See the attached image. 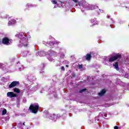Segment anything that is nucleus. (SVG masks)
Here are the masks:
<instances>
[{
    "label": "nucleus",
    "mask_w": 129,
    "mask_h": 129,
    "mask_svg": "<svg viewBox=\"0 0 129 129\" xmlns=\"http://www.w3.org/2000/svg\"><path fill=\"white\" fill-rule=\"evenodd\" d=\"M38 54L40 57L45 56L46 55L47 59L50 61H54L55 60V57L58 56V53L54 51H49L46 53L43 51H40Z\"/></svg>",
    "instance_id": "nucleus-1"
},
{
    "label": "nucleus",
    "mask_w": 129,
    "mask_h": 129,
    "mask_svg": "<svg viewBox=\"0 0 129 129\" xmlns=\"http://www.w3.org/2000/svg\"><path fill=\"white\" fill-rule=\"evenodd\" d=\"M121 58V55L119 53H112L108 56V61L109 62H114L116 60H118Z\"/></svg>",
    "instance_id": "nucleus-2"
},
{
    "label": "nucleus",
    "mask_w": 129,
    "mask_h": 129,
    "mask_svg": "<svg viewBox=\"0 0 129 129\" xmlns=\"http://www.w3.org/2000/svg\"><path fill=\"white\" fill-rule=\"evenodd\" d=\"M29 109L32 113H37L39 110V104L38 103L31 104L29 107Z\"/></svg>",
    "instance_id": "nucleus-3"
},
{
    "label": "nucleus",
    "mask_w": 129,
    "mask_h": 129,
    "mask_svg": "<svg viewBox=\"0 0 129 129\" xmlns=\"http://www.w3.org/2000/svg\"><path fill=\"white\" fill-rule=\"evenodd\" d=\"M28 41V37L25 36L24 34L21 36V39L20 40V46H24L25 47L28 46L27 42Z\"/></svg>",
    "instance_id": "nucleus-4"
},
{
    "label": "nucleus",
    "mask_w": 129,
    "mask_h": 129,
    "mask_svg": "<svg viewBox=\"0 0 129 129\" xmlns=\"http://www.w3.org/2000/svg\"><path fill=\"white\" fill-rule=\"evenodd\" d=\"M2 43L4 45H7L9 46V45H11L12 43H13V40L12 39H9L8 37H4L3 39Z\"/></svg>",
    "instance_id": "nucleus-5"
},
{
    "label": "nucleus",
    "mask_w": 129,
    "mask_h": 129,
    "mask_svg": "<svg viewBox=\"0 0 129 129\" xmlns=\"http://www.w3.org/2000/svg\"><path fill=\"white\" fill-rule=\"evenodd\" d=\"M20 84V82L19 81H14L10 85L9 88H13V87H16V86Z\"/></svg>",
    "instance_id": "nucleus-6"
},
{
    "label": "nucleus",
    "mask_w": 129,
    "mask_h": 129,
    "mask_svg": "<svg viewBox=\"0 0 129 129\" xmlns=\"http://www.w3.org/2000/svg\"><path fill=\"white\" fill-rule=\"evenodd\" d=\"M7 97H9V98H13L14 97H17V94H15L13 92H9L7 93Z\"/></svg>",
    "instance_id": "nucleus-7"
},
{
    "label": "nucleus",
    "mask_w": 129,
    "mask_h": 129,
    "mask_svg": "<svg viewBox=\"0 0 129 129\" xmlns=\"http://www.w3.org/2000/svg\"><path fill=\"white\" fill-rule=\"evenodd\" d=\"M27 79L29 81H33V80H36V77H35L33 75H30L29 76H28Z\"/></svg>",
    "instance_id": "nucleus-8"
},
{
    "label": "nucleus",
    "mask_w": 129,
    "mask_h": 129,
    "mask_svg": "<svg viewBox=\"0 0 129 129\" xmlns=\"http://www.w3.org/2000/svg\"><path fill=\"white\" fill-rule=\"evenodd\" d=\"M16 20H12L8 22V26H12L13 25H15V24H16Z\"/></svg>",
    "instance_id": "nucleus-9"
},
{
    "label": "nucleus",
    "mask_w": 129,
    "mask_h": 129,
    "mask_svg": "<svg viewBox=\"0 0 129 129\" xmlns=\"http://www.w3.org/2000/svg\"><path fill=\"white\" fill-rule=\"evenodd\" d=\"M86 60H87L88 61H89L90 59H91V54H87L85 56Z\"/></svg>",
    "instance_id": "nucleus-10"
},
{
    "label": "nucleus",
    "mask_w": 129,
    "mask_h": 129,
    "mask_svg": "<svg viewBox=\"0 0 129 129\" xmlns=\"http://www.w3.org/2000/svg\"><path fill=\"white\" fill-rule=\"evenodd\" d=\"M49 118H50V119L53 120V119H55V118H56V119L58 118V115H55L53 114V115L50 116Z\"/></svg>",
    "instance_id": "nucleus-11"
},
{
    "label": "nucleus",
    "mask_w": 129,
    "mask_h": 129,
    "mask_svg": "<svg viewBox=\"0 0 129 129\" xmlns=\"http://www.w3.org/2000/svg\"><path fill=\"white\" fill-rule=\"evenodd\" d=\"M104 93H105V90H102L100 93H99L98 95L99 96H102Z\"/></svg>",
    "instance_id": "nucleus-12"
},
{
    "label": "nucleus",
    "mask_w": 129,
    "mask_h": 129,
    "mask_svg": "<svg viewBox=\"0 0 129 129\" xmlns=\"http://www.w3.org/2000/svg\"><path fill=\"white\" fill-rule=\"evenodd\" d=\"M113 67L114 69H116L117 71H119V68L118 67V65H113Z\"/></svg>",
    "instance_id": "nucleus-13"
},
{
    "label": "nucleus",
    "mask_w": 129,
    "mask_h": 129,
    "mask_svg": "<svg viewBox=\"0 0 129 129\" xmlns=\"http://www.w3.org/2000/svg\"><path fill=\"white\" fill-rule=\"evenodd\" d=\"M14 92H16V93H20V89L15 88L14 89Z\"/></svg>",
    "instance_id": "nucleus-14"
},
{
    "label": "nucleus",
    "mask_w": 129,
    "mask_h": 129,
    "mask_svg": "<svg viewBox=\"0 0 129 129\" xmlns=\"http://www.w3.org/2000/svg\"><path fill=\"white\" fill-rule=\"evenodd\" d=\"M73 2H74L75 4H78L79 6H80V2H78V0H73Z\"/></svg>",
    "instance_id": "nucleus-15"
},
{
    "label": "nucleus",
    "mask_w": 129,
    "mask_h": 129,
    "mask_svg": "<svg viewBox=\"0 0 129 129\" xmlns=\"http://www.w3.org/2000/svg\"><path fill=\"white\" fill-rule=\"evenodd\" d=\"M19 71H22V70H24V67H23V66H20L19 67Z\"/></svg>",
    "instance_id": "nucleus-16"
},
{
    "label": "nucleus",
    "mask_w": 129,
    "mask_h": 129,
    "mask_svg": "<svg viewBox=\"0 0 129 129\" xmlns=\"http://www.w3.org/2000/svg\"><path fill=\"white\" fill-rule=\"evenodd\" d=\"M32 7H33V5H32L31 4H28L26 5L27 9H29V8H32Z\"/></svg>",
    "instance_id": "nucleus-17"
},
{
    "label": "nucleus",
    "mask_w": 129,
    "mask_h": 129,
    "mask_svg": "<svg viewBox=\"0 0 129 129\" xmlns=\"http://www.w3.org/2000/svg\"><path fill=\"white\" fill-rule=\"evenodd\" d=\"M91 22L92 23V24L93 25H95V24H96L95 19H92V20H91Z\"/></svg>",
    "instance_id": "nucleus-18"
},
{
    "label": "nucleus",
    "mask_w": 129,
    "mask_h": 129,
    "mask_svg": "<svg viewBox=\"0 0 129 129\" xmlns=\"http://www.w3.org/2000/svg\"><path fill=\"white\" fill-rule=\"evenodd\" d=\"M77 68H79L80 70H83V69H82L83 68L82 65L77 66Z\"/></svg>",
    "instance_id": "nucleus-19"
},
{
    "label": "nucleus",
    "mask_w": 129,
    "mask_h": 129,
    "mask_svg": "<svg viewBox=\"0 0 129 129\" xmlns=\"http://www.w3.org/2000/svg\"><path fill=\"white\" fill-rule=\"evenodd\" d=\"M7 113V110L6 109H4L3 111L2 114L3 115H5Z\"/></svg>",
    "instance_id": "nucleus-20"
},
{
    "label": "nucleus",
    "mask_w": 129,
    "mask_h": 129,
    "mask_svg": "<svg viewBox=\"0 0 129 129\" xmlns=\"http://www.w3.org/2000/svg\"><path fill=\"white\" fill-rule=\"evenodd\" d=\"M62 64L63 65H67V64H69V61H67V60L64 61Z\"/></svg>",
    "instance_id": "nucleus-21"
},
{
    "label": "nucleus",
    "mask_w": 129,
    "mask_h": 129,
    "mask_svg": "<svg viewBox=\"0 0 129 129\" xmlns=\"http://www.w3.org/2000/svg\"><path fill=\"white\" fill-rule=\"evenodd\" d=\"M32 90L33 91H36V90H38V87L35 86L32 88Z\"/></svg>",
    "instance_id": "nucleus-22"
},
{
    "label": "nucleus",
    "mask_w": 129,
    "mask_h": 129,
    "mask_svg": "<svg viewBox=\"0 0 129 129\" xmlns=\"http://www.w3.org/2000/svg\"><path fill=\"white\" fill-rule=\"evenodd\" d=\"M94 9H95V6H92L91 8H89V9H87V10H94Z\"/></svg>",
    "instance_id": "nucleus-23"
},
{
    "label": "nucleus",
    "mask_w": 129,
    "mask_h": 129,
    "mask_svg": "<svg viewBox=\"0 0 129 129\" xmlns=\"http://www.w3.org/2000/svg\"><path fill=\"white\" fill-rule=\"evenodd\" d=\"M19 125L22 126L23 125H26L25 124V122H20L19 123Z\"/></svg>",
    "instance_id": "nucleus-24"
},
{
    "label": "nucleus",
    "mask_w": 129,
    "mask_h": 129,
    "mask_svg": "<svg viewBox=\"0 0 129 129\" xmlns=\"http://www.w3.org/2000/svg\"><path fill=\"white\" fill-rule=\"evenodd\" d=\"M51 2L53 5H56V4H57V2L55 0H51Z\"/></svg>",
    "instance_id": "nucleus-25"
},
{
    "label": "nucleus",
    "mask_w": 129,
    "mask_h": 129,
    "mask_svg": "<svg viewBox=\"0 0 129 129\" xmlns=\"http://www.w3.org/2000/svg\"><path fill=\"white\" fill-rule=\"evenodd\" d=\"M86 90V89H83L80 91V93H82V92H84V91H85Z\"/></svg>",
    "instance_id": "nucleus-26"
},
{
    "label": "nucleus",
    "mask_w": 129,
    "mask_h": 129,
    "mask_svg": "<svg viewBox=\"0 0 129 129\" xmlns=\"http://www.w3.org/2000/svg\"><path fill=\"white\" fill-rule=\"evenodd\" d=\"M129 74L127 73L125 75V78H127V79H129V77H128Z\"/></svg>",
    "instance_id": "nucleus-27"
},
{
    "label": "nucleus",
    "mask_w": 129,
    "mask_h": 129,
    "mask_svg": "<svg viewBox=\"0 0 129 129\" xmlns=\"http://www.w3.org/2000/svg\"><path fill=\"white\" fill-rule=\"evenodd\" d=\"M64 57H65V54H64V53H62L60 55L61 58H64Z\"/></svg>",
    "instance_id": "nucleus-28"
},
{
    "label": "nucleus",
    "mask_w": 129,
    "mask_h": 129,
    "mask_svg": "<svg viewBox=\"0 0 129 129\" xmlns=\"http://www.w3.org/2000/svg\"><path fill=\"white\" fill-rule=\"evenodd\" d=\"M40 74H42V75H44L45 74V72L41 71L40 72Z\"/></svg>",
    "instance_id": "nucleus-29"
},
{
    "label": "nucleus",
    "mask_w": 129,
    "mask_h": 129,
    "mask_svg": "<svg viewBox=\"0 0 129 129\" xmlns=\"http://www.w3.org/2000/svg\"><path fill=\"white\" fill-rule=\"evenodd\" d=\"M107 116V114H106L104 113H103L102 116H104V117H106Z\"/></svg>",
    "instance_id": "nucleus-30"
},
{
    "label": "nucleus",
    "mask_w": 129,
    "mask_h": 129,
    "mask_svg": "<svg viewBox=\"0 0 129 129\" xmlns=\"http://www.w3.org/2000/svg\"><path fill=\"white\" fill-rule=\"evenodd\" d=\"M62 71H64L65 70V69L64 68V67H62L61 68Z\"/></svg>",
    "instance_id": "nucleus-31"
},
{
    "label": "nucleus",
    "mask_w": 129,
    "mask_h": 129,
    "mask_svg": "<svg viewBox=\"0 0 129 129\" xmlns=\"http://www.w3.org/2000/svg\"><path fill=\"white\" fill-rule=\"evenodd\" d=\"M114 129H118V127L117 126H115L114 127Z\"/></svg>",
    "instance_id": "nucleus-32"
},
{
    "label": "nucleus",
    "mask_w": 129,
    "mask_h": 129,
    "mask_svg": "<svg viewBox=\"0 0 129 129\" xmlns=\"http://www.w3.org/2000/svg\"><path fill=\"white\" fill-rule=\"evenodd\" d=\"M113 65H118V62H115V64H113Z\"/></svg>",
    "instance_id": "nucleus-33"
},
{
    "label": "nucleus",
    "mask_w": 129,
    "mask_h": 129,
    "mask_svg": "<svg viewBox=\"0 0 129 129\" xmlns=\"http://www.w3.org/2000/svg\"><path fill=\"white\" fill-rule=\"evenodd\" d=\"M18 37H19V38H21V34H19V35Z\"/></svg>",
    "instance_id": "nucleus-34"
},
{
    "label": "nucleus",
    "mask_w": 129,
    "mask_h": 129,
    "mask_svg": "<svg viewBox=\"0 0 129 129\" xmlns=\"http://www.w3.org/2000/svg\"><path fill=\"white\" fill-rule=\"evenodd\" d=\"M54 97H57V94H55L54 95Z\"/></svg>",
    "instance_id": "nucleus-35"
},
{
    "label": "nucleus",
    "mask_w": 129,
    "mask_h": 129,
    "mask_svg": "<svg viewBox=\"0 0 129 129\" xmlns=\"http://www.w3.org/2000/svg\"><path fill=\"white\" fill-rule=\"evenodd\" d=\"M60 3L61 6H62V5H63V3H62V2H60Z\"/></svg>",
    "instance_id": "nucleus-36"
},
{
    "label": "nucleus",
    "mask_w": 129,
    "mask_h": 129,
    "mask_svg": "<svg viewBox=\"0 0 129 129\" xmlns=\"http://www.w3.org/2000/svg\"><path fill=\"white\" fill-rule=\"evenodd\" d=\"M66 67H67V68H68V67H69V65H66Z\"/></svg>",
    "instance_id": "nucleus-37"
},
{
    "label": "nucleus",
    "mask_w": 129,
    "mask_h": 129,
    "mask_svg": "<svg viewBox=\"0 0 129 129\" xmlns=\"http://www.w3.org/2000/svg\"><path fill=\"white\" fill-rule=\"evenodd\" d=\"M40 93H43V91L42 90L40 91Z\"/></svg>",
    "instance_id": "nucleus-38"
},
{
    "label": "nucleus",
    "mask_w": 129,
    "mask_h": 129,
    "mask_svg": "<svg viewBox=\"0 0 129 129\" xmlns=\"http://www.w3.org/2000/svg\"><path fill=\"white\" fill-rule=\"evenodd\" d=\"M2 67H3V66L0 65V68H2Z\"/></svg>",
    "instance_id": "nucleus-39"
},
{
    "label": "nucleus",
    "mask_w": 129,
    "mask_h": 129,
    "mask_svg": "<svg viewBox=\"0 0 129 129\" xmlns=\"http://www.w3.org/2000/svg\"><path fill=\"white\" fill-rule=\"evenodd\" d=\"M42 68H44V66H42Z\"/></svg>",
    "instance_id": "nucleus-40"
},
{
    "label": "nucleus",
    "mask_w": 129,
    "mask_h": 129,
    "mask_svg": "<svg viewBox=\"0 0 129 129\" xmlns=\"http://www.w3.org/2000/svg\"><path fill=\"white\" fill-rule=\"evenodd\" d=\"M84 8H86V7H85Z\"/></svg>",
    "instance_id": "nucleus-41"
}]
</instances>
